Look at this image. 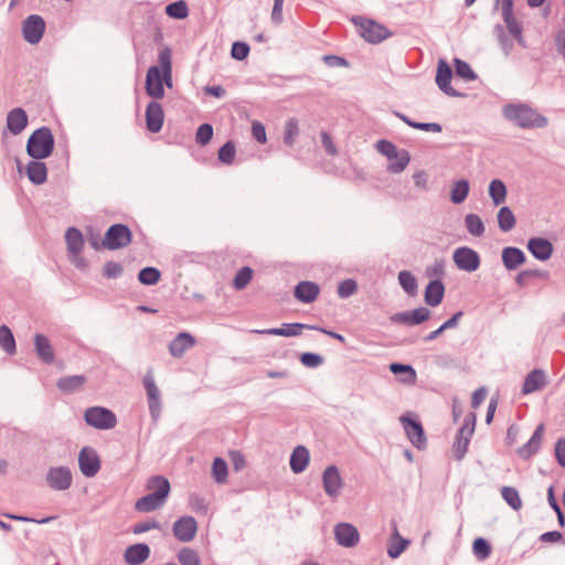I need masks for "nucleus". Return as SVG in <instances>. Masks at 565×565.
<instances>
[{"instance_id":"774afa93","label":"nucleus","mask_w":565,"mask_h":565,"mask_svg":"<svg viewBox=\"0 0 565 565\" xmlns=\"http://www.w3.org/2000/svg\"><path fill=\"white\" fill-rule=\"evenodd\" d=\"M124 267L120 263L108 260L103 268V276L107 279H116L122 275Z\"/></svg>"},{"instance_id":"20e7f679","label":"nucleus","mask_w":565,"mask_h":565,"mask_svg":"<svg viewBox=\"0 0 565 565\" xmlns=\"http://www.w3.org/2000/svg\"><path fill=\"white\" fill-rule=\"evenodd\" d=\"M405 435L418 450L427 448V437L420 419L415 414L405 413L399 417Z\"/></svg>"},{"instance_id":"7ed1b4c3","label":"nucleus","mask_w":565,"mask_h":565,"mask_svg":"<svg viewBox=\"0 0 565 565\" xmlns=\"http://www.w3.org/2000/svg\"><path fill=\"white\" fill-rule=\"evenodd\" d=\"M55 139L47 126L35 129L26 141V153L35 160L49 158L54 150Z\"/></svg>"},{"instance_id":"dca6fc26","label":"nucleus","mask_w":565,"mask_h":565,"mask_svg":"<svg viewBox=\"0 0 565 565\" xmlns=\"http://www.w3.org/2000/svg\"><path fill=\"white\" fill-rule=\"evenodd\" d=\"M351 22L355 25L358 35H393L386 26L363 15H353Z\"/></svg>"},{"instance_id":"412c9836","label":"nucleus","mask_w":565,"mask_h":565,"mask_svg":"<svg viewBox=\"0 0 565 565\" xmlns=\"http://www.w3.org/2000/svg\"><path fill=\"white\" fill-rule=\"evenodd\" d=\"M543 435H544V424L541 423L535 428L531 438L516 450L518 456L523 460H529L534 455H536L541 450Z\"/></svg>"},{"instance_id":"f704fd0d","label":"nucleus","mask_w":565,"mask_h":565,"mask_svg":"<svg viewBox=\"0 0 565 565\" xmlns=\"http://www.w3.org/2000/svg\"><path fill=\"white\" fill-rule=\"evenodd\" d=\"M411 541L403 537L397 527L394 526L390 544L387 546V555L390 558L395 559L398 558L409 546Z\"/></svg>"},{"instance_id":"393cba45","label":"nucleus","mask_w":565,"mask_h":565,"mask_svg":"<svg viewBox=\"0 0 565 565\" xmlns=\"http://www.w3.org/2000/svg\"><path fill=\"white\" fill-rule=\"evenodd\" d=\"M196 339L186 331L179 332L169 343V352L173 358H182L184 352L194 347Z\"/></svg>"},{"instance_id":"f3484780","label":"nucleus","mask_w":565,"mask_h":565,"mask_svg":"<svg viewBox=\"0 0 565 565\" xmlns=\"http://www.w3.org/2000/svg\"><path fill=\"white\" fill-rule=\"evenodd\" d=\"M334 537L337 543L347 548L354 547L360 542V533L356 526L351 523L341 522L334 526Z\"/></svg>"},{"instance_id":"a18cd8bd","label":"nucleus","mask_w":565,"mask_h":565,"mask_svg":"<svg viewBox=\"0 0 565 565\" xmlns=\"http://www.w3.org/2000/svg\"><path fill=\"white\" fill-rule=\"evenodd\" d=\"M455 74L458 78L466 82H472L478 78L477 73L472 70L470 64L459 57L454 58Z\"/></svg>"},{"instance_id":"338daca9","label":"nucleus","mask_w":565,"mask_h":565,"mask_svg":"<svg viewBox=\"0 0 565 565\" xmlns=\"http://www.w3.org/2000/svg\"><path fill=\"white\" fill-rule=\"evenodd\" d=\"M178 558L181 565H200V557L198 553L190 547L181 548L178 554Z\"/></svg>"},{"instance_id":"79ce46f5","label":"nucleus","mask_w":565,"mask_h":565,"mask_svg":"<svg viewBox=\"0 0 565 565\" xmlns=\"http://www.w3.org/2000/svg\"><path fill=\"white\" fill-rule=\"evenodd\" d=\"M471 437L472 436L462 433V430L457 431L452 445L454 457L456 460H461L466 456Z\"/></svg>"},{"instance_id":"0eeeda50","label":"nucleus","mask_w":565,"mask_h":565,"mask_svg":"<svg viewBox=\"0 0 565 565\" xmlns=\"http://www.w3.org/2000/svg\"><path fill=\"white\" fill-rule=\"evenodd\" d=\"M452 76L454 71L449 63L446 60L440 58L437 63L435 77L438 88L449 97H466V93L459 92L451 86Z\"/></svg>"},{"instance_id":"5fc2aeb1","label":"nucleus","mask_w":565,"mask_h":565,"mask_svg":"<svg viewBox=\"0 0 565 565\" xmlns=\"http://www.w3.org/2000/svg\"><path fill=\"white\" fill-rule=\"evenodd\" d=\"M359 289L358 282L353 278L341 280L337 287V295L341 299H347L353 296Z\"/></svg>"},{"instance_id":"5701e85b","label":"nucleus","mask_w":565,"mask_h":565,"mask_svg":"<svg viewBox=\"0 0 565 565\" xmlns=\"http://www.w3.org/2000/svg\"><path fill=\"white\" fill-rule=\"evenodd\" d=\"M150 554L151 550L147 543H135L125 550L124 559L128 565H141Z\"/></svg>"},{"instance_id":"de8ad7c7","label":"nucleus","mask_w":565,"mask_h":565,"mask_svg":"<svg viewBox=\"0 0 565 565\" xmlns=\"http://www.w3.org/2000/svg\"><path fill=\"white\" fill-rule=\"evenodd\" d=\"M254 270L249 266H243L239 268L232 281V286L235 290H243L252 281Z\"/></svg>"},{"instance_id":"4d7b16f0","label":"nucleus","mask_w":565,"mask_h":565,"mask_svg":"<svg viewBox=\"0 0 565 565\" xmlns=\"http://www.w3.org/2000/svg\"><path fill=\"white\" fill-rule=\"evenodd\" d=\"M158 63L157 65H151L150 67H157L159 71L172 70V50L168 45H163L158 54Z\"/></svg>"},{"instance_id":"f257e3e1","label":"nucleus","mask_w":565,"mask_h":565,"mask_svg":"<svg viewBox=\"0 0 565 565\" xmlns=\"http://www.w3.org/2000/svg\"><path fill=\"white\" fill-rule=\"evenodd\" d=\"M145 488L149 491L135 502V510L141 513H149L161 509L171 493V484L169 479L163 475L150 476Z\"/></svg>"},{"instance_id":"13d9d810","label":"nucleus","mask_w":565,"mask_h":565,"mask_svg":"<svg viewBox=\"0 0 565 565\" xmlns=\"http://www.w3.org/2000/svg\"><path fill=\"white\" fill-rule=\"evenodd\" d=\"M213 138V126L209 122L201 124L195 132V142L201 147L210 143Z\"/></svg>"},{"instance_id":"f8f14e48","label":"nucleus","mask_w":565,"mask_h":565,"mask_svg":"<svg viewBox=\"0 0 565 565\" xmlns=\"http://www.w3.org/2000/svg\"><path fill=\"white\" fill-rule=\"evenodd\" d=\"M47 486L56 491L68 490L73 483V475L68 467L57 466L49 468L45 477Z\"/></svg>"},{"instance_id":"052dcab7","label":"nucleus","mask_w":565,"mask_h":565,"mask_svg":"<svg viewBox=\"0 0 565 565\" xmlns=\"http://www.w3.org/2000/svg\"><path fill=\"white\" fill-rule=\"evenodd\" d=\"M300 363L309 369H316L323 364L324 358L316 352H302L299 355Z\"/></svg>"},{"instance_id":"58836bf2","label":"nucleus","mask_w":565,"mask_h":565,"mask_svg":"<svg viewBox=\"0 0 565 565\" xmlns=\"http://www.w3.org/2000/svg\"><path fill=\"white\" fill-rule=\"evenodd\" d=\"M0 347L8 355L17 353V342L12 330L7 324L0 326Z\"/></svg>"},{"instance_id":"7c9ffc66","label":"nucleus","mask_w":565,"mask_h":565,"mask_svg":"<svg viewBox=\"0 0 565 565\" xmlns=\"http://www.w3.org/2000/svg\"><path fill=\"white\" fill-rule=\"evenodd\" d=\"M34 349L41 361L52 364L55 360V353L49 338L42 333L34 335Z\"/></svg>"},{"instance_id":"e433bc0d","label":"nucleus","mask_w":565,"mask_h":565,"mask_svg":"<svg viewBox=\"0 0 565 565\" xmlns=\"http://www.w3.org/2000/svg\"><path fill=\"white\" fill-rule=\"evenodd\" d=\"M488 192L494 206H499L507 200L508 189L505 183L500 179H493L489 183Z\"/></svg>"},{"instance_id":"680f3d73","label":"nucleus","mask_w":565,"mask_h":565,"mask_svg":"<svg viewBox=\"0 0 565 565\" xmlns=\"http://www.w3.org/2000/svg\"><path fill=\"white\" fill-rule=\"evenodd\" d=\"M189 505L194 512L200 513L202 515H205L209 510V504L205 498L195 492L189 495Z\"/></svg>"},{"instance_id":"a211bd4d","label":"nucleus","mask_w":565,"mask_h":565,"mask_svg":"<svg viewBox=\"0 0 565 565\" xmlns=\"http://www.w3.org/2000/svg\"><path fill=\"white\" fill-rule=\"evenodd\" d=\"M526 249L536 260L546 262L553 256L554 245L548 238L533 236L529 238Z\"/></svg>"},{"instance_id":"6e6d98bb","label":"nucleus","mask_w":565,"mask_h":565,"mask_svg":"<svg viewBox=\"0 0 565 565\" xmlns=\"http://www.w3.org/2000/svg\"><path fill=\"white\" fill-rule=\"evenodd\" d=\"M502 15L510 35H522V25L516 20L513 9L502 10Z\"/></svg>"},{"instance_id":"c756f323","label":"nucleus","mask_w":565,"mask_h":565,"mask_svg":"<svg viewBox=\"0 0 565 565\" xmlns=\"http://www.w3.org/2000/svg\"><path fill=\"white\" fill-rule=\"evenodd\" d=\"M545 372L542 369H534L527 373L522 385V394L527 395L542 390L545 384Z\"/></svg>"},{"instance_id":"6ab92c4d","label":"nucleus","mask_w":565,"mask_h":565,"mask_svg":"<svg viewBox=\"0 0 565 565\" xmlns=\"http://www.w3.org/2000/svg\"><path fill=\"white\" fill-rule=\"evenodd\" d=\"M146 94L153 100L163 99L166 89L162 85L161 71L157 67H149L145 81Z\"/></svg>"},{"instance_id":"f03ea898","label":"nucleus","mask_w":565,"mask_h":565,"mask_svg":"<svg viewBox=\"0 0 565 565\" xmlns=\"http://www.w3.org/2000/svg\"><path fill=\"white\" fill-rule=\"evenodd\" d=\"M503 117L522 129L544 128L548 125L546 116L525 103H509L502 108Z\"/></svg>"},{"instance_id":"423d86ee","label":"nucleus","mask_w":565,"mask_h":565,"mask_svg":"<svg viewBox=\"0 0 565 565\" xmlns=\"http://www.w3.org/2000/svg\"><path fill=\"white\" fill-rule=\"evenodd\" d=\"M85 423L99 430L113 429L117 425L115 413L103 406L88 407L84 413Z\"/></svg>"},{"instance_id":"09e8293b","label":"nucleus","mask_w":565,"mask_h":565,"mask_svg":"<svg viewBox=\"0 0 565 565\" xmlns=\"http://www.w3.org/2000/svg\"><path fill=\"white\" fill-rule=\"evenodd\" d=\"M501 495L505 503L514 511H520L522 508V499L519 491L514 487L503 486L501 488Z\"/></svg>"},{"instance_id":"aec40b11","label":"nucleus","mask_w":565,"mask_h":565,"mask_svg":"<svg viewBox=\"0 0 565 565\" xmlns=\"http://www.w3.org/2000/svg\"><path fill=\"white\" fill-rule=\"evenodd\" d=\"M321 288L320 285L312 280H301L294 287V297L297 301L309 305L315 302Z\"/></svg>"},{"instance_id":"473e14b6","label":"nucleus","mask_w":565,"mask_h":565,"mask_svg":"<svg viewBox=\"0 0 565 565\" xmlns=\"http://www.w3.org/2000/svg\"><path fill=\"white\" fill-rule=\"evenodd\" d=\"M65 242L70 255L77 257L84 248V236L79 228L71 226L65 232Z\"/></svg>"},{"instance_id":"864d4df0","label":"nucleus","mask_w":565,"mask_h":565,"mask_svg":"<svg viewBox=\"0 0 565 565\" xmlns=\"http://www.w3.org/2000/svg\"><path fill=\"white\" fill-rule=\"evenodd\" d=\"M472 551L479 561H484L491 555L492 546L487 539L477 537L472 543Z\"/></svg>"},{"instance_id":"2eb2a0df","label":"nucleus","mask_w":565,"mask_h":565,"mask_svg":"<svg viewBox=\"0 0 565 565\" xmlns=\"http://www.w3.org/2000/svg\"><path fill=\"white\" fill-rule=\"evenodd\" d=\"M343 486V480L339 468L335 465L328 466L322 472V487L326 494L331 499H337Z\"/></svg>"},{"instance_id":"ea45409f","label":"nucleus","mask_w":565,"mask_h":565,"mask_svg":"<svg viewBox=\"0 0 565 565\" xmlns=\"http://www.w3.org/2000/svg\"><path fill=\"white\" fill-rule=\"evenodd\" d=\"M299 134V120L296 117L288 118L285 122L284 145L288 148H292Z\"/></svg>"},{"instance_id":"4c0bfd02","label":"nucleus","mask_w":565,"mask_h":565,"mask_svg":"<svg viewBox=\"0 0 565 565\" xmlns=\"http://www.w3.org/2000/svg\"><path fill=\"white\" fill-rule=\"evenodd\" d=\"M497 220L500 231L504 233L513 230L516 224V217L508 205H503L499 209Z\"/></svg>"},{"instance_id":"cd10ccee","label":"nucleus","mask_w":565,"mask_h":565,"mask_svg":"<svg viewBox=\"0 0 565 565\" xmlns=\"http://www.w3.org/2000/svg\"><path fill=\"white\" fill-rule=\"evenodd\" d=\"M499 39V45L504 53V55L509 56L514 49L520 50H531L527 54L530 57L534 60L540 58V54H536L534 49L530 47V45L526 43V38H498Z\"/></svg>"},{"instance_id":"39448f33","label":"nucleus","mask_w":565,"mask_h":565,"mask_svg":"<svg viewBox=\"0 0 565 565\" xmlns=\"http://www.w3.org/2000/svg\"><path fill=\"white\" fill-rule=\"evenodd\" d=\"M132 241V232L124 223H115L105 232L102 245L108 250H117L128 246Z\"/></svg>"},{"instance_id":"c9c22d12","label":"nucleus","mask_w":565,"mask_h":565,"mask_svg":"<svg viewBox=\"0 0 565 565\" xmlns=\"http://www.w3.org/2000/svg\"><path fill=\"white\" fill-rule=\"evenodd\" d=\"M469 193H470V183L467 179L462 178V179L454 181L451 189H450L449 199H450L451 203L459 205L467 200Z\"/></svg>"},{"instance_id":"1a4fd4ad","label":"nucleus","mask_w":565,"mask_h":565,"mask_svg":"<svg viewBox=\"0 0 565 565\" xmlns=\"http://www.w3.org/2000/svg\"><path fill=\"white\" fill-rule=\"evenodd\" d=\"M78 467L82 475L86 478H93L99 472L102 460L95 448L85 446L79 450Z\"/></svg>"},{"instance_id":"37998d69","label":"nucleus","mask_w":565,"mask_h":565,"mask_svg":"<svg viewBox=\"0 0 565 565\" xmlns=\"http://www.w3.org/2000/svg\"><path fill=\"white\" fill-rule=\"evenodd\" d=\"M161 271L157 267L147 266L139 270L138 280L143 286H154L161 280Z\"/></svg>"},{"instance_id":"b1692460","label":"nucleus","mask_w":565,"mask_h":565,"mask_svg":"<svg viewBox=\"0 0 565 565\" xmlns=\"http://www.w3.org/2000/svg\"><path fill=\"white\" fill-rule=\"evenodd\" d=\"M28 124L29 117L22 107L13 108L7 115L6 129L14 136L21 134Z\"/></svg>"},{"instance_id":"4be33fe9","label":"nucleus","mask_w":565,"mask_h":565,"mask_svg":"<svg viewBox=\"0 0 565 565\" xmlns=\"http://www.w3.org/2000/svg\"><path fill=\"white\" fill-rule=\"evenodd\" d=\"M525 253L515 246H505L501 252V260L508 271L516 270L526 263Z\"/></svg>"},{"instance_id":"69168bd1","label":"nucleus","mask_w":565,"mask_h":565,"mask_svg":"<svg viewBox=\"0 0 565 565\" xmlns=\"http://www.w3.org/2000/svg\"><path fill=\"white\" fill-rule=\"evenodd\" d=\"M390 370L395 375L407 374L408 379L404 380L405 382H414L416 380V371L411 364L395 362L390 365Z\"/></svg>"},{"instance_id":"0e129e2a","label":"nucleus","mask_w":565,"mask_h":565,"mask_svg":"<svg viewBox=\"0 0 565 565\" xmlns=\"http://www.w3.org/2000/svg\"><path fill=\"white\" fill-rule=\"evenodd\" d=\"M312 326L313 324H306L301 322L282 323L280 326L281 337H297L301 333L303 329L310 330V327Z\"/></svg>"},{"instance_id":"49530a36","label":"nucleus","mask_w":565,"mask_h":565,"mask_svg":"<svg viewBox=\"0 0 565 565\" xmlns=\"http://www.w3.org/2000/svg\"><path fill=\"white\" fill-rule=\"evenodd\" d=\"M190 10L185 0L170 2L166 7V14L175 20H183L189 17Z\"/></svg>"},{"instance_id":"6e6552de","label":"nucleus","mask_w":565,"mask_h":565,"mask_svg":"<svg viewBox=\"0 0 565 565\" xmlns=\"http://www.w3.org/2000/svg\"><path fill=\"white\" fill-rule=\"evenodd\" d=\"M452 260L458 269L467 273L476 271L481 265L479 253L468 246L457 247L454 250Z\"/></svg>"},{"instance_id":"bf43d9fd","label":"nucleus","mask_w":565,"mask_h":565,"mask_svg":"<svg viewBox=\"0 0 565 565\" xmlns=\"http://www.w3.org/2000/svg\"><path fill=\"white\" fill-rule=\"evenodd\" d=\"M250 52V46L245 41H235L231 47V57L235 61H244L248 57Z\"/></svg>"},{"instance_id":"a878e982","label":"nucleus","mask_w":565,"mask_h":565,"mask_svg":"<svg viewBox=\"0 0 565 565\" xmlns=\"http://www.w3.org/2000/svg\"><path fill=\"white\" fill-rule=\"evenodd\" d=\"M446 288L439 279H430L425 287L424 301L429 307L439 306L445 297Z\"/></svg>"},{"instance_id":"e2e57ef3","label":"nucleus","mask_w":565,"mask_h":565,"mask_svg":"<svg viewBox=\"0 0 565 565\" xmlns=\"http://www.w3.org/2000/svg\"><path fill=\"white\" fill-rule=\"evenodd\" d=\"M375 147L381 154L385 156L388 159V161H392L395 158V156L398 154L397 147L390 140L380 139L376 142Z\"/></svg>"},{"instance_id":"603ef678","label":"nucleus","mask_w":565,"mask_h":565,"mask_svg":"<svg viewBox=\"0 0 565 565\" xmlns=\"http://www.w3.org/2000/svg\"><path fill=\"white\" fill-rule=\"evenodd\" d=\"M236 156V147L234 141L227 140L217 151V159L221 163L230 166L234 162Z\"/></svg>"},{"instance_id":"ddd939ff","label":"nucleus","mask_w":565,"mask_h":565,"mask_svg":"<svg viewBox=\"0 0 565 565\" xmlns=\"http://www.w3.org/2000/svg\"><path fill=\"white\" fill-rule=\"evenodd\" d=\"M146 129L151 134L161 131L164 124V110L159 100L151 99L145 111Z\"/></svg>"},{"instance_id":"c03bdc74","label":"nucleus","mask_w":565,"mask_h":565,"mask_svg":"<svg viewBox=\"0 0 565 565\" xmlns=\"http://www.w3.org/2000/svg\"><path fill=\"white\" fill-rule=\"evenodd\" d=\"M211 473L216 483H225L228 477V466L226 460L222 457H215L212 462Z\"/></svg>"},{"instance_id":"c85d7f7f","label":"nucleus","mask_w":565,"mask_h":565,"mask_svg":"<svg viewBox=\"0 0 565 565\" xmlns=\"http://www.w3.org/2000/svg\"><path fill=\"white\" fill-rule=\"evenodd\" d=\"M87 377L83 374L62 376L56 382V387L66 395L74 394L83 388Z\"/></svg>"},{"instance_id":"9b49d317","label":"nucleus","mask_w":565,"mask_h":565,"mask_svg":"<svg viewBox=\"0 0 565 565\" xmlns=\"http://www.w3.org/2000/svg\"><path fill=\"white\" fill-rule=\"evenodd\" d=\"M430 316V309L427 307H418L412 310L396 312L390 317V320L393 323L414 327L428 321Z\"/></svg>"},{"instance_id":"8fccbe9b","label":"nucleus","mask_w":565,"mask_h":565,"mask_svg":"<svg viewBox=\"0 0 565 565\" xmlns=\"http://www.w3.org/2000/svg\"><path fill=\"white\" fill-rule=\"evenodd\" d=\"M411 154L406 149L398 150V154L392 161H388L387 170L392 173H401L409 163Z\"/></svg>"},{"instance_id":"a19ab883","label":"nucleus","mask_w":565,"mask_h":565,"mask_svg":"<svg viewBox=\"0 0 565 565\" xmlns=\"http://www.w3.org/2000/svg\"><path fill=\"white\" fill-rule=\"evenodd\" d=\"M398 282L408 296H416L418 292V284L414 274L409 270L398 273Z\"/></svg>"},{"instance_id":"2f4dec72","label":"nucleus","mask_w":565,"mask_h":565,"mask_svg":"<svg viewBox=\"0 0 565 565\" xmlns=\"http://www.w3.org/2000/svg\"><path fill=\"white\" fill-rule=\"evenodd\" d=\"M26 177L34 185L44 184L47 181V167L42 160H31L26 164Z\"/></svg>"},{"instance_id":"72a5a7b5","label":"nucleus","mask_w":565,"mask_h":565,"mask_svg":"<svg viewBox=\"0 0 565 565\" xmlns=\"http://www.w3.org/2000/svg\"><path fill=\"white\" fill-rule=\"evenodd\" d=\"M46 23L40 14H30L22 22L21 35H44Z\"/></svg>"},{"instance_id":"3c124183","label":"nucleus","mask_w":565,"mask_h":565,"mask_svg":"<svg viewBox=\"0 0 565 565\" xmlns=\"http://www.w3.org/2000/svg\"><path fill=\"white\" fill-rule=\"evenodd\" d=\"M465 224L467 227V231L477 237H480L484 234L486 227L483 224V221L478 214L469 213L465 217Z\"/></svg>"},{"instance_id":"bb28decb","label":"nucleus","mask_w":565,"mask_h":565,"mask_svg":"<svg viewBox=\"0 0 565 565\" xmlns=\"http://www.w3.org/2000/svg\"><path fill=\"white\" fill-rule=\"evenodd\" d=\"M310 462V452L306 446L298 445L294 448L290 459L289 466L294 473L299 475L303 472Z\"/></svg>"},{"instance_id":"9d476101","label":"nucleus","mask_w":565,"mask_h":565,"mask_svg":"<svg viewBox=\"0 0 565 565\" xmlns=\"http://www.w3.org/2000/svg\"><path fill=\"white\" fill-rule=\"evenodd\" d=\"M143 387L147 393L149 413L153 422H157L161 415V393L158 388L153 375L148 372L142 379Z\"/></svg>"},{"instance_id":"4468645a","label":"nucleus","mask_w":565,"mask_h":565,"mask_svg":"<svg viewBox=\"0 0 565 565\" xmlns=\"http://www.w3.org/2000/svg\"><path fill=\"white\" fill-rule=\"evenodd\" d=\"M174 537L179 542H191L198 532V522L191 515H183L175 520L172 526Z\"/></svg>"}]
</instances>
